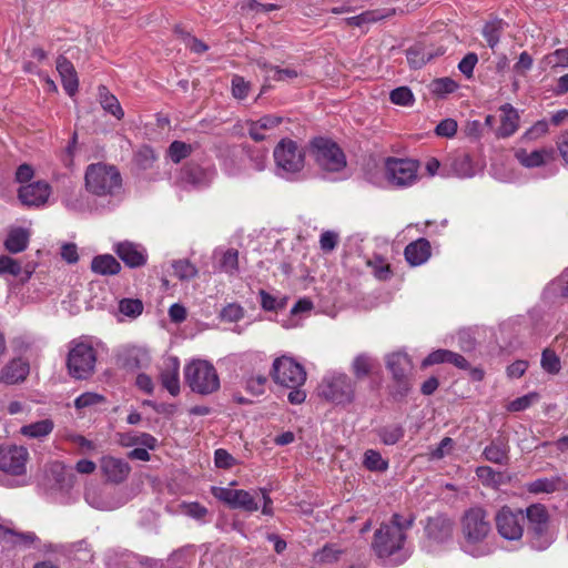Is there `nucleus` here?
Instances as JSON below:
<instances>
[{"mask_svg":"<svg viewBox=\"0 0 568 568\" xmlns=\"http://www.w3.org/2000/svg\"><path fill=\"white\" fill-rule=\"evenodd\" d=\"M404 255L410 266L423 265L432 255L430 243L426 239H418L405 247Z\"/></svg>","mask_w":568,"mask_h":568,"instance_id":"nucleus-24","label":"nucleus"},{"mask_svg":"<svg viewBox=\"0 0 568 568\" xmlns=\"http://www.w3.org/2000/svg\"><path fill=\"white\" fill-rule=\"evenodd\" d=\"M85 500L91 507L99 510H113L121 506L120 501L112 499L95 488L87 489Z\"/></svg>","mask_w":568,"mask_h":568,"instance_id":"nucleus-36","label":"nucleus"},{"mask_svg":"<svg viewBox=\"0 0 568 568\" xmlns=\"http://www.w3.org/2000/svg\"><path fill=\"white\" fill-rule=\"evenodd\" d=\"M91 270L100 275H114L120 272L121 265L114 256L102 254L92 260Z\"/></svg>","mask_w":568,"mask_h":568,"instance_id":"nucleus-33","label":"nucleus"},{"mask_svg":"<svg viewBox=\"0 0 568 568\" xmlns=\"http://www.w3.org/2000/svg\"><path fill=\"white\" fill-rule=\"evenodd\" d=\"M29 458V452L23 446H0V471L10 477L9 485L11 487H22L28 485L29 478L27 468Z\"/></svg>","mask_w":568,"mask_h":568,"instance_id":"nucleus-9","label":"nucleus"},{"mask_svg":"<svg viewBox=\"0 0 568 568\" xmlns=\"http://www.w3.org/2000/svg\"><path fill=\"white\" fill-rule=\"evenodd\" d=\"M476 475L486 486H497L500 475L489 466H479L476 468Z\"/></svg>","mask_w":568,"mask_h":568,"instance_id":"nucleus-59","label":"nucleus"},{"mask_svg":"<svg viewBox=\"0 0 568 568\" xmlns=\"http://www.w3.org/2000/svg\"><path fill=\"white\" fill-rule=\"evenodd\" d=\"M48 476L54 481L57 488L61 490L71 488L74 481L72 468L59 462H54L50 465Z\"/></svg>","mask_w":568,"mask_h":568,"instance_id":"nucleus-30","label":"nucleus"},{"mask_svg":"<svg viewBox=\"0 0 568 568\" xmlns=\"http://www.w3.org/2000/svg\"><path fill=\"white\" fill-rule=\"evenodd\" d=\"M389 100L396 105L412 106L415 102V97L408 87H399L389 93Z\"/></svg>","mask_w":568,"mask_h":568,"instance_id":"nucleus-46","label":"nucleus"},{"mask_svg":"<svg viewBox=\"0 0 568 568\" xmlns=\"http://www.w3.org/2000/svg\"><path fill=\"white\" fill-rule=\"evenodd\" d=\"M271 375L276 384L284 387L303 386L306 381L304 366L288 355L278 356L273 361Z\"/></svg>","mask_w":568,"mask_h":568,"instance_id":"nucleus-10","label":"nucleus"},{"mask_svg":"<svg viewBox=\"0 0 568 568\" xmlns=\"http://www.w3.org/2000/svg\"><path fill=\"white\" fill-rule=\"evenodd\" d=\"M503 30L501 21H491L485 24L483 29V36L487 41L489 48L495 49L498 44Z\"/></svg>","mask_w":568,"mask_h":568,"instance_id":"nucleus-48","label":"nucleus"},{"mask_svg":"<svg viewBox=\"0 0 568 568\" xmlns=\"http://www.w3.org/2000/svg\"><path fill=\"white\" fill-rule=\"evenodd\" d=\"M172 267L174 275L180 280H189L196 275V268L185 260L174 262Z\"/></svg>","mask_w":568,"mask_h":568,"instance_id":"nucleus-58","label":"nucleus"},{"mask_svg":"<svg viewBox=\"0 0 568 568\" xmlns=\"http://www.w3.org/2000/svg\"><path fill=\"white\" fill-rule=\"evenodd\" d=\"M381 440L385 445H395L404 436V429L399 425H388L378 432Z\"/></svg>","mask_w":568,"mask_h":568,"instance_id":"nucleus-49","label":"nucleus"},{"mask_svg":"<svg viewBox=\"0 0 568 568\" xmlns=\"http://www.w3.org/2000/svg\"><path fill=\"white\" fill-rule=\"evenodd\" d=\"M150 364V355L145 348L131 347L126 353L125 366L131 369L146 367Z\"/></svg>","mask_w":568,"mask_h":568,"instance_id":"nucleus-39","label":"nucleus"},{"mask_svg":"<svg viewBox=\"0 0 568 568\" xmlns=\"http://www.w3.org/2000/svg\"><path fill=\"white\" fill-rule=\"evenodd\" d=\"M541 367L549 374H557L560 371V359L555 352L545 349L541 356Z\"/></svg>","mask_w":568,"mask_h":568,"instance_id":"nucleus-56","label":"nucleus"},{"mask_svg":"<svg viewBox=\"0 0 568 568\" xmlns=\"http://www.w3.org/2000/svg\"><path fill=\"white\" fill-rule=\"evenodd\" d=\"M160 381L162 386L172 395L180 394V362L176 357H168L161 367Z\"/></svg>","mask_w":568,"mask_h":568,"instance_id":"nucleus-19","label":"nucleus"},{"mask_svg":"<svg viewBox=\"0 0 568 568\" xmlns=\"http://www.w3.org/2000/svg\"><path fill=\"white\" fill-rule=\"evenodd\" d=\"M495 525L499 536L506 540H520L524 535V511L503 506L495 515Z\"/></svg>","mask_w":568,"mask_h":568,"instance_id":"nucleus-13","label":"nucleus"},{"mask_svg":"<svg viewBox=\"0 0 568 568\" xmlns=\"http://www.w3.org/2000/svg\"><path fill=\"white\" fill-rule=\"evenodd\" d=\"M191 151L192 148L190 144L181 141H174L170 144L166 154L172 162L179 163L183 159L187 158L191 154Z\"/></svg>","mask_w":568,"mask_h":568,"instance_id":"nucleus-50","label":"nucleus"},{"mask_svg":"<svg viewBox=\"0 0 568 568\" xmlns=\"http://www.w3.org/2000/svg\"><path fill=\"white\" fill-rule=\"evenodd\" d=\"M143 311V304L140 300L123 298L119 302V312L130 318H135Z\"/></svg>","mask_w":568,"mask_h":568,"instance_id":"nucleus-52","label":"nucleus"},{"mask_svg":"<svg viewBox=\"0 0 568 568\" xmlns=\"http://www.w3.org/2000/svg\"><path fill=\"white\" fill-rule=\"evenodd\" d=\"M156 159L154 150L148 145L141 146L135 154L136 163L144 170L150 169Z\"/></svg>","mask_w":568,"mask_h":568,"instance_id":"nucleus-57","label":"nucleus"},{"mask_svg":"<svg viewBox=\"0 0 568 568\" xmlns=\"http://www.w3.org/2000/svg\"><path fill=\"white\" fill-rule=\"evenodd\" d=\"M84 187L95 199L106 200V205L102 204L101 209L111 210L115 206L114 197L122 190V176L114 165L92 163L85 169Z\"/></svg>","mask_w":568,"mask_h":568,"instance_id":"nucleus-2","label":"nucleus"},{"mask_svg":"<svg viewBox=\"0 0 568 568\" xmlns=\"http://www.w3.org/2000/svg\"><path fill=\"white\" fill-rule=\"evenodd\" d=\"M501 111V119H500V126L498 129V133L500 136H509L515 133V131L518 128V113L517 111L510 105L505 104L500 108Z\"/></svg>","mask_w":568,"mask_h":568,"instance_id":"nucleus-35","label":"nucleus"},{"mask_svg":"<svg viewBox=\"0 0 568 568\" xmlns=\"http://www.w3.org/2000/svg\"><path fill=\"white\" fill-rule=\"evenodd\" d=\"M215 170L212 166L202 168L195 164L189 165L182 174V181L194 187L209 185L215 178Z\"/></svg>","mask_w":568,"mask_h":568,"instance_id":"nucleus-23","label":"nucleus"},{"mask_svg":"<svg viewBox=\"0 0 568 568\" xmlns=\"http://www.w3.org/2000/svg\"><path fill=\"white\" fill-rule=\"evenodd\" d=\"M21 273L20 263L7 255L0 256V275L9 274L12 276H18Z\"/></svg>","mask_w":568,"mask_h":568,"instance_id":"nucleus-61","label":"nucleus"},{"mask_svg":"<svg viewBox=\"0 0 568 568\" xmlns=\"http://www.w3.org/2000/svg\"><path fill=\"white\" fill-rule=\"evenodd\" d=\"M310 155L327 178L337 180L346 176V156L331 139H313L310 143Z\"/></svg>","mask_w":568,"mask_h":568,"instance_id":"nucleus-4","label":"nucleus"},{"mask_svg":"<svg viewBox=\"0 0 568 568\" xmlns=\"http://www.w3.org/2000/svg\"><path fill=\"white\" fill-rule=\"evenodd\" d=\"M258 295H260L261 306L265 311H276L284 306V303L282 300H278L276 296L267 293L264 290H261Z\"/></svg>","mask_w":568,"mask_h":568,"instance_id":"nucleus-63","label":"nucleus"},{"mask_svg":"<svg viewBox=\"0 0 568 568\" xmlns=\"http://www.w3.org/2000/svg\"><path fill=\"white\" fill-rule=\"evenodd\" d=\"M220 268L230 274L235 275L239 273V252L236 250H227L223 253L220 260Z\"/></svg>","mask_w":568,"mask_h":568,"instance_id":"nucleus-47","label":"nucleus"},{"mask_svg":"<svg viewBox=\"0 0 568 568\" xmlns=\"http://www.w3.org/2000/svg\"><path fill=\"white\" fill-rule=\"evenodd\" d=\"M342 550L335 545L324 546L314 555V560L317 564H333L338 560Z\"/></svg>","mask_w":568,"mask_h":568,"instance_id":"nucleus-53","label":"nucleus"},{"mask_svg":"<svg viewBox=\"0 0 568 568\" xmlns=\"http://www.w3.org/2000/svg\"><path fill=\"white\" fill-rule=\"evenodd\" d=\"M375 359L368 354H358L352 362V371L357 378L367 376L373 369Z\"/></svg>","mask_w":568,"mask_h":568,"instance_id":"nucleus-40","label":"nucleus"},{"mask_svg":"<svg viewBox=\"0 0 568 568\" xmlns=\"http://www.w3.org/2000/svg\"><path fill=\"white\" fill-rule=\"evenodd\" d=\"M480 168L473 161L471 156L464 151H456L448 155L440 176H456L459 179H469L475 176Z\"/></svg>","mask_w":568,"mask_h":568,"instance_id":"nucleus-15","label":"nucleus"},{"mask_svg":"<svg viewBox=\"0 0 568 568\" xmlns=\"http://www.w3.org/2000/svg\"><path fill=\"white\" fill-rule=\"evenodd\" d=\"M275 174L285 180H294L302 172L305 164V152L295 141L283 139L275 146Z\"/></svg>","mask_w":568,"mask_h":568,"instance_id":"nucleus-6","label":"nucleus"},{"mask_svg":"<svg viewBox=\"0 0 568 568\" xmlns=\"http://www.w3.org/2000/svg\"><path fill=\"white\" fill-rule=\"evenodd\" d=\"M412 518L394 514L388 523H384L376 530L373 550L387 565H398L408 557L405 549L406 531L412 526Z\"/></svg>","mask_w":568,"mask_h":568,"instance_id":"nucleus-1","label":"nucleus"},{"mask_svg":"<svg viewBox=\"0 0 568 568\" xmlns=\"http://www.w3.org/2000/svg\"><path fill=\"white\" fill-rule=\"evenodd\" d=\"M367 266L378 280H387L392 275L389 263L382 256H374L367 261Z\"/></svg>","mask_w":568,"mask_h":568,"instance_id":"nucleus-42","label":"nucleus"},{"mask_svg":"<svg viewBox=\"0 0 568 568\" xmlns=\"http://www.w3.org/2000/svg\"><path fill=\"white\" fill-rule=\"evenodd\" d=\"M29 374V364L22 358H16L0 372V381L6 384H16L23 381Z\"/></svg>","mask_w":568,"mask_h":568,"instance_id":"nucleus-27","label":"nucleus"},{"mask_svg":"<svg viewBox=\"0 0 568 568\" xmlns=\"http://www.w3.org/2000/svg\"><path fill=\"white\" fill-rule=\"evenodd\" d=\"M97 349L88 338L73 339L69 344L67 367L75 379L89 378L95 369Z\"/></svg>","mask_w":568,"mask_h":568,"instance_id":"nucleus-8","label":"nucleus"},{"mask_svg":"<svg viewBox=\"0 0 568 568\" xmlns=\"http://www.w3.org/2000/svg\"><path fill=\"white\" fill-rule=\"evenodd\" d=\"M406 57L410 67L418 69L429 61L433 55L426 52L424 48L416 45L407 50Z\"/></svg>","mask_w":568,"mask_h":568,"instance_id":"nucleus-51","label":"nucleus"},{"mask_svg":"<svg viewBox=\"0 0 568 568\" xmlns=\"http://www.w3.org/2000/svg\"><path fill=\"white\" fill-rule=\"evenodd\" d=\"M320 392L335 404H348L354 398V383L344 373H329L322 379Z\"/></svg>","mask_w":568,"mask_h":568,"instance_id":"nucleus-12","label":"nucleus"},{"mask_svg":"<svg viewBox=\"0 0 568 568\" xmlns=\"http://www.w3.org/2000/svg\"><path fill=\"white\" fill-rule=\"evenodd\" d=\"M508 452L509 447L507 443L504 440H494L485 447L483 455L485 459L490 463L506 465L509 459Z\"/></svg>","mask_w":568,"mask_h":568,"instance_id":"nucleus-34","label":"nucleus"},{"mask_svg":"<svg viewBox=\"0 0 568 568\" xmlns=\"http://www.w3.org/2000/svg\"><path fill=\"white\" fill-rule=\"evenodd\" d=\"M544 62L550 68H567L568 67V47L557 49L552 53L545 57Z\"/></svg>","mask_w":568,"mask_h":568,"instance_id":"nucleus-54","label":"nucleus"},{"mask_svg":"<svg viewBox=\"0 0 568 568\" xmlns=\"http://www.w3.org/2000/svg\"><path fill=\"white\" fill-rule=\"evenodd\" d=\"M65 551L69 555H73L74 558L81 561H87L88 559L91 558L90 549L85 540H80L68 545Z\"/></svg>","mask_w":568,"mask_h":568,"instance_id":"nucleus-60","label":"nucleus"},{"mask_svg":"<svg viewBox=\"0 0 568 568\" xmlns=\"http://www.w3.org/2000/svg\"><path fill=\"white\" fill-rule=\"evenodd\" d=\"M545 291L551 295L568 297V267L557 278L551 281Z\"/></svg>","mask_w":568,"mask_h":568,"instance_id":"nucleus-45","label":"nucleus"},{"mask_svg":"<svg viewBox=\"0 0 568 568\" xmlns=\"http://www.w3.org/2000/svg\"><path fill=\"white\" fill-rule=\"evenodd\" d=\"M418 162L412 159L387 158L384 162V178H371V182L379 187H408L418 180Z\"/></svg>","mask_w":568,"mask_h":568,"instance_id":"nucleus-5","label":"nucleus"},{"mask_svg":"<svg viewBox=\"0 0 568 568\" xmlns=\"http://www.w3.org/2000/svg\"><path fill=\"white\" fill-rule=\"evenodd\" d=\"M38 540L33 532H19L14 525L9 520L0 521V542L14 546H30Z\"/></svg>","mask_w":568,"mask_h":568,"instance_id":"nucleus-22","label":"nucleus"},{"mask_svg":"<svg viewBox=\"0 0 568 568\" xmlns=\"http://www.w3.org/2000/svg\"><path fill=\"white\" fill-rule=\"evenodd\" d=\"M100 468L103 476L111 483H122L124 481L130 471V465L121 458H116L113 456H104L100 460Z\"/></svg>","mask_w":568,"mask_h":568,"instance_id":"nucleus-17","label":"nucleus"},{"mask_svg":"<svg viewBox=\"0 0 568 568\" xmlns=\"http://www.w3.org/2000/svg\"><path fill=\"white\" fill-rule=\"evenodd\" d=\"M235 481H232L229 487L212 486V495L220 501L227 505L233 509H242L248 513L256 511L258 509V503L255 497L247 490L234 489Z\"/></svg>","mask_w":568,"mask_h":568,"instance_id":"nucleus-14","label":"nucleus"},{"mask_svg":"<svg viewBox=\"0 0 568 568\" xmlns=\"http://www.w3.org/2000/svg\"><path fill=\"white\" fill-rule=\"evenodd\" d=\"M281 119L274 115H265L257 121L251 122L248 133L255 141H262L265 138V131L275 128Z\"/></svg>","mask_w":568,"mask_h":568,"instance_id":"nucleus-37","label":"nucleus"},{"mask_svg":"<svg viewBox=\"0 0 568 568\" xmlns=\"http://www.w3.org/2000/svg\"><path fill=\"white\" fill-rule=\"evenodd\" d=\"M54 428V423L51 418H44L20 428V434L29 439H43L48 437Z\"/></svg>","mask_w":568,"mask_h":568,"instance_id":"nucleus-32","label":"nucleus"},{"mask_svg":"<svg viewBox=\"0 0 568 568\" xmlns=\"http://www.w3.org/2000/svg\"><path fill=\"white\" fill-rule=\"evenodd\" d=\"M386 367L390 371L394 379L399 384L407 385L412 372V362L404 352H394L386 356Z\"/></svg>","mask_w":568,"mask_h":568,"instance_id":"nucleus-18","label":"nucleus"},{"mask_svg":"<svg viewBox=\"0 0 568 568\" xmlns=\"http://www.w3.org/2000/svg\"><path fill=\"white\" fill-rule=\"evenodd\" d=\"M538 400L537 393H529L521 397H518L507 404L508 412H523L529 408L534 403Z\"/></svg>","mask_w":568,"mask_h":568,"instance_id":"nucleus-55","label":"nucleus"},{"mask_svg":"<svg viewBox=\"0 0 568 568\" xmlns=\"http://www.w3.org/2000/svg\"><path fill=\"white\" fill-rule=\"evenodd\" d=\"M364 466L372 471H384L387 469L388 463L377 450L368 449L364 454Z\"/></svg>","mask_w":568,"mask_h":568,"instance_id":"nucleus-44","label":"nucleus"},{"mask_svg":"<svg viewBox=\"0 0 568 568\" xmlns=\"http://www.w3.org/2000/svg\"><path fill=\"white\" fill-rule=\"evenodd\" d=\"M114 252L129 267H140L146 263V252L139 244L120 242L114 245Z\"/></svg>","mask_w":568,"mask_h":568,"instance_id":"nucleus-20","label":"nucleus"},{"mask_svg":"<svg viewBox=\"0 0 568 568\" xmlns=\"http://www.w3.org/2000/svg\"><path fill=\"white\" fill-rule=\"evenodd\" d=\"M458 88V84L450 78L435 79L429 84V90L433 94L445 97L453 93Z\"/></svg>","mask_w":568,"mask_h":568,"instance_id":"nucleus-43","label":"nucleus"},{"mask_svg":"<svg viewBox=\"0 0 568 568\" xmlns=\"http://www.w3.org/2000/svg\"><path fill=\"white\" fill-rule=\"evenodd\" d=\"M526 489L530 494H551L559 490H566V480L562 476L541 477L526 484Z\"/></svg>","mask_w":568,"mask_h":568,"instance_id":"nucleus-25","label":"nucleus"},{"mask_svg":"<svg viewBox=\"0 0 568 568\" xmlns=\"http://www.w3.org/2000/svg\"><path fill=\"white\" fill-rule=\"evenodd\" d=\"M526 517L531 532V546L535 549H546L551 542L552 537L548 532L549 515L547 508L541 504H532L526 509Z\"/></svg>","mask_w":568,"mask_h":568,"instance_id":"nucleus-11","label":"nucleus"},{"mask_svg":"<svg viewBox=\"0 0 568 568\" xmlns=\"http://www.w3.org/2000/svg\"><path fill=\"white\" fill-rule=\"evenodd\" d=\"M184 379L191 390L200 395H210L220 388L217 372L206 359L193 358L186 363Z\"/></svg>","mask_w":568,"mask_h":568,"instance_id":"nucleus-7","label":"nucleus"},{"mask_svg":"<svg viewBox=\"0 0 568 568\" xmlns=\"http://www.w3.org/2000/svg\"><path fill=\"white\" fill-rule=\"evenodd\" d=\"M103 402V396L97 393H84L75 398L74 406L79 409L90 407Z\"/></svg>","mask_w":568,"mask_h":568,"instance_id":"nucleus-64","label":"nucleus"},{"mask_svg":"<svg viewBox=\"0 0 568 568\" xmlns=\"http://www.w3.org/2000/svg\"><path fill=\"white\" fill-rule=\"evenodd\" d=\"M30 239V231L24 227H12L8 232V236L4 241V247L10 253H20L28 246Z\"/></svg>","mask_w":568,"mask_h":568,"instance_id":"nucleus-31","label":"nucleus"},{"mask_svg":"<svg viewBox=\"0 0 568 568\" xmlns=\"http://www.w3.org/2000/svg\"><path fill=\"white\" fill-rule=\"evenodd\" d=\"M532 64H534L532 57L526 51L521 52L518 60L516 61V63L513 67V71H514L513 84L514 85L518 84V78L526 77V74L531 70Z\"/></svg>","mask_w":568,"mask_h":568,"instance_id":"nucleus-41","label":"nucleus"},{"mask_svg":"<svg viewBox=\"0 0 568 568\" xmlns=\"http://www.w3.org/2000/svg\"><path fill=\"white\" fill-rule=\"evenodd\" d=\"M554 154L555 152L552 149L545 148L538 150H527L519 148L515 151V158L517 161L523 166L528 169L539 168L547 164L554 159Z\"/></svg>","mask_w":568,"mask_h":568,"instance_id":"nucleus-21","label":"nucleus"},{"mask_svg":"<svg viewBox=\"0 0 568 568\" xmlns=\"http://www.w3.org/2000/svg\"><path fill=\"white\" fill-rule=\"evenodd\" d=\"M57 71L59 72L64 90L69 95H73L79 85L77 72L72 63L64 57H59L57 60Z\"/></svg>","mask_w":568,"mask_h":568,"instance_id":"nucleus-28","label":"nucleus"},{"mask_svg":"<svg viewBox=\"0 0 568 568\" xmlns=\"http://www.w3.org/2000/svg\"><path fill=\"white\" fill-rule=\"evenodd\" d=\"M99 98L102 108L115 116L118 120H121L124 116L123 109L120 105L119 100L111 94L105 87L99 88Z\"/></svg>","mask_w":568,"mask_h":568,"instance_id":"nucleus-38","label":"nucleus"},{"mask_svg":"<svg viewBox=\"0 0 568 568\" xmlns=\"http://www.w3.org/2000/svg\"><path fill=\"white\" fill-rule=\"evenodd\" d=\"M51 194V186L45 181H34L29 184L21 185L18 190V199L29 207H39L44 205Z\"/></svg>","mask_w":568,"mask_h":568,"instance_id":"nucleus-16","label":"nucleus"},{"mask_svg":"<svg viewBox=\"0 0 568 568\" xmlns=\"http://www.w3.org/2000/svg\"><path fill=\"white\" fill-rule=\"evenodd\" d=\"M63 205L67 210L84 214V213H93L101 209V205L97 204L95 201H91L87 195L81 193H70L63 199Z\"/></svg>","mask_w":568,"mask_h":568,"instance_id":"nucleus-26","label":"nucleus"},{"mask_svg":"<svg viewBox=\"0 0 568 568\" xmlns=\"http://www.w3.org/2000/svg\"><path fill=\"white\" fill-rule=\"evenodd\" d=\"M463 535V548L474 557L484 556L488 548L484 545L491 527L487 519L486 511L480 507L468 509L460 524Z\"/></svg>","mask_w":568,"mask_h":568,"instance_id":"nucleus-3","label":"nucleus"},{"mask_svg":"<svg viewBox=\"0 0 568 568\" xmlns=\"http://www.w3.org/2000/svg\"><path fill=\"white\" fill-rule=\"evenodd\" d=\"M257 67L264 73L266 81H287L297 78L298 72L292 68H278L270 64L264 59L256 60Z\"/></svg>","mask_w":568,"mask_h":568,"instance_id":"nucleus-29","label":"nucleus"},{"mask_svg":"<svg viewBox=\"0 0 568 568\" xmlns=\"http://www.w3.org/2000/svg\"><path fill=\"white\" fill-rule=\"evenodd\" d=\"M250 92V82L245 81L241 75L232 78V94L237 100H243Z\"/></svg>","mask_w":568,"mask_h":568,"instance_id":"nucleus-62","label":"nucleus"}]
</instances>
